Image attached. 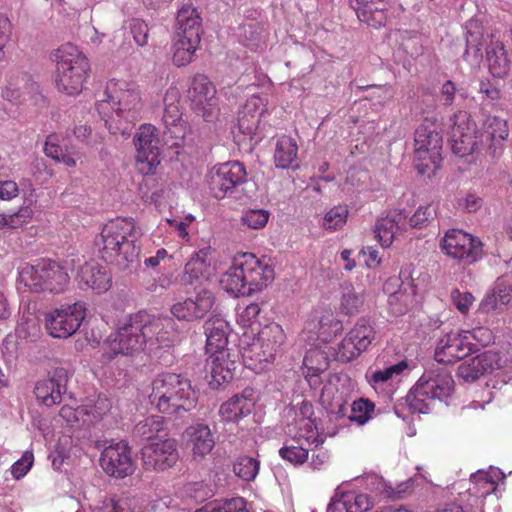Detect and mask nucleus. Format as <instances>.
Here are the masks:
<instances>
[{
    "label": "nucleus",
    "mask_w": 512,
    "mask_h": 512,
    "mask_svg": "<svg viewBox=\"0 0 512 512\" xmlns=\"http://www.w3.org/2000/svg\"><path fill=\"white\" fill-rule=\"evenodd\" d=\"M105 99L97 104L108 131L113 135H128L140 120L143 101L136 82L111 79L106 86Z\"/></svg>",
    "instance_id": "obj_1"
},
{
    "label": "nucleus",
    "mask_w": 512,
    "mask_h": 512,
    "mask_svg": "<svg viewBox=\"0 0 512 512\" xmlns=\"http://www.w3.org/2000/svg\"><path fill=\"white\" fill-rule=\"evenodd\" d=\"M151 404L162 414L178 416L197 406V392L191 381L176 373H161L151 383Z\"/></svg>",
    "instance_id": "obj_2"
},
{
    "label": "nucleus",
    "mask_w": 512,
    "mask_h": 512,
    "mask_svg": "<svg viewBox=\"0 0 512 512\" xmlns=\"http://www.w3.org/2000/svg\"><path fill=\"white\" fill-rule=\"evenodd\" d=\"M56 68L54 83L57 91L68 96L82 93L91 65L87 56L74 44L65 43L52 53Z\"/></svg>",
    "instance_id": "obj_3"
},
{
    "label": "nucleus",
    "mask_w": 512,
    "mask_h": 512,
    "mask_svg": "<svg viewBox=\"0 0 512 512\" xmlns=\"http://www.w3.org/2000/svg\"><path fill=\"white\" fill-rule=\"evenodd\" d=\"M136 239L135 226H102L95 242L102 260L119 269H131L140 253Z\"/></svg>",
    "instance_id": "obj_4"
},
{
    "label": "nucleus",
    "mask_w": 512,
    "mask_h": 512,
    "mask_svg": "<svg viewBox=\"0 0 512 512\" xmlns=\"http://www.w3.org/2000/svg\"><path fill=\"white\" fill-rule=\"evenodd\" d=\"M67 270L55 261L41 260L36 264L24 263L18 271V283L35 293L61 294L69 285Z\"/></svg>",
    "instance_id": "obj_5"
},
{
    "label": "nucleus",
    "mask_w": 512,
    "mask_h": 512,
    "mask_svg": "<svg viewBox=\"0 0 512 512\" xmlns=\"http://www.w3.org/2000/svg\"><path fill=\"white\" fill-rule=\"evenodd\" d=\"M146 344L143 318L132 315L106 338L102 357L106 361H112L118 355L132 356L140 352Z\"/></svg>",
    "instance_id": "obj_6"
},
{
    "label": "nucleus",
    "mask_w": 512,
    "mask_h": 512,
    "mask_svg": "<svg viewBox=\"0 0 512 512\" xmlns=\"http://www.w3.org/2000/svg\"><path fill=\"white\" fill-rule=\"evenodd\" d=\"M443 137L432 126L421 125L415 131L414 162L418 172L433 177L442 161Z\"/></svg>",
    "instance_id": "obj_7"
},
{
    "label": "nucleus",
    "mask_w": 512,
    "mask_h": 512,
    "mask_svg": "<svg viewBox=\"0 0 512 512\" xmlns=\"http://www.w3.org/2000/svg\"><path fill=\"white\" fill-rule=\"evenodd\" d=\"M209 194L215 199H224L247 181L243 163L232 160L212 166L205 177Z\"/></svg>",
    "instance_id": "obj_8"
},
{
    "label": "nucleus",
    "mask_w": 512,
    "mask_h": 512,
    "mask_svg": "<svg viewBox=\"0 0 512 512\" xmlns=\"http://www.w3.org/2000/svg\"><path fill=\"white\" fill-rule=\"evenodd\" d=\"M84 302L64 304L44 313V327L53 338H68L75 334L86 317Z\"/></svg>",
    "instance_id": "obj_9"
},
{
    "label": "nucleus",
    "mask_w": 512,
    "mask_h": 512,
    "mask_svg": "<svg viewBox=\"0 0 512 512\" xmlns=\"http://www.w3.org/2000/svg\"><path fill=\"white\" fill-rule=\"evenodd\" d=\"M216 93L213 82L206 75L198 73L190 79L187 95L190 109L207 123L216 121L220 114Z\"/></svg>",
    "instance_id": "obj_10"
},
{
    "label": "nucleus",
    "mask_w": 512,
    "mask_h": 512,
    "mask_svg": "<svg viewBox=\"0 0 512 512\" xmlns=\"http://www.w3.org/2000/svg\"><path fill=\"white\" fill-rule=\"evenodd\" d=\"M440 246L446 255L466 264L477 261L482 253L481 241L459 228L449 229L441 239Z\"/></svg>",
    "instance_id": "obj_11"
},
{
    "label": "nucleus",
    "mask_w": 512,
    "mask_h": 512,
    "mask_svg": "<svg viewBox=\"0 0 512 512\" xmlns=\"http://www.w3.org/2000/svg\"><path fill=\"white\" fill-rule=\"evenodd\" d=\"M159 135L151 124L141 125L135 137L136 167L142 174H150L160 164Z\"/></svg>",
    "instance_id": "obj_12"
},
{
    "label": "nucleus",
    "mask_w": 512,
    "mask_h": 512,
    "mask_svg": "<svg viewBox=\"0 0 512 512\" xmlns=\"http://www.w3.org/2000/svg\"><path fill=\"white\" fill-rule=\"evenodd\" d=\"M451 121L452 151L464 157L480 150L477 126L469 113L460 110L452 116Z\"/></svg>",
    "instance_id": "obj_13"
},
{
    "label": "nucleus",
    "mask_w": 512,
    "mask_h": 512,
    "mask_svg": "<svg viewBox=\"0 0 512 512\" xmlns=\"http://www.w3.org/2000/svg\"><path fill=\"white\" fill-rule=\"evenodd\" d=\"M244 270L246 284L250 295L262 291L273 283L275 270L271 259L263 256L258 257L251 252L238 253Z\"/></svg>",
    "instance_id": "obj_14"
},
{
    "label": "nucleus",
    "mask_w": 512,
    "mask_h": 512,
    "mask_svg": "<svg viewBox=\"0 0 512 512\" xmlns=\"http://www.w3.org/2000/svg\"><path fill=\"white\" fill-rule=\"evenodd\" d=\"M100 467L109 476L123 479L135 471L131 448L127 442L120 440L104 447L100 454Z\"/></svg>",
    "instance_id": "obj_15"
},
{
    "label": "nucleus",
    "mask_w": 512,
    "mask_h": 512,
    "mask_svg": "<svg viewBox=\"0 0 512 512\" xmlns=\"http://www.w3.org/2000/svg\"><path fill=\"white\" fill-rule=\"evenodd\" d=\"M141 455L144 468L150 471H166L179 461L177 442L172 438L149 442Z\"/></svg>",
    "instance_id": "obj_16"
},
{
    "label": "nucleus",
    "mask_w": 512,
    "mask_h": 512,
    "mask_svg": "<svg viewBox=\"0 0 512 512\" xmlns=\"http://www.w3.org/2000/svg\"><path fill=\"white\" fill-rule=\"evenodd\" d=\"M503 360L499 352L483 351L468 360H464L457 370V376L466 383H473L480 377L502 368Z\"/></svg>",
    "instance_id": "obj_17"
},
{
    "label": "nucleus",
    "mask_w": 512,
    "mask_h": 512,
    "mask_svg": "<svg viewBox=\"0 0 512 512\" xmlns=\"http://www.w3.org/2000/svg\"><path fill=\"white\" fill-rule=\"evenodd\" d=\"M454 389L455 381L452 374L446 369L427 370L417 382L418 393L433 400L449 398Z\"/></svg>",
    "instance_id": "obj_18"
},
{
    "label": "nucleus",
    "mask_w": 512,
    "mask_h": 512,
    "mask_svg": "<svg viewBox=\"0 0 512 512\" xmlns=\"http://www.w3.org/2000/svg\"><path fill=\"white\" fill-rule=\"evenodd\" d=\"M474 344L469 341L465 332H450L444 335L435 349V359L438 363H456L466 357L472 350Z\"/></svg>",
    "instance_id": "obj_19"
},
{
    "label": "nucleus",
    "mask_w": 512,
    "mask_h": 512,
    "mask_svg": "<svg viewBox=\"0 0 512 512\" xmlns=\"http://www.w3.org/2000/svg\"><path fill=\"white\" fill-rule=\"evenodd\" d=\"M508 136L507 122L497 116H488L483 123V131L479 133L480 150H485L491 157L500 156Z\"/></svg>",
    "instance_id": "obj_20"
},
{
    "label": "nucleus",
    "mask_w": 512,
    "mask_h": 512,
    "mask_svg": "<svg viewBox=\"0 0 512 512\" xmlns=\"http://www.w3.org/2000/svg\"><path fill=\"white\" fill-rule=\"evenodd\" d=\"M214 297L208 290H202L194 296L175 303L171 313L177 319L193 322L202 319L213 307Z\"/></svg>",
    "instance_id": "obj_21"
},
{
    "label": "nucleus",
    "mask_w": 512,
    "mask_h": 512,
    "mask_svg": "<svg viewBox=\"0 0 512 512\" xmlns=\"http://www.w3.org/2000/svg\"><path fill=\"white\" fill-rule=\"evenodd\" d=\"M291 437L286 441L283 447H280V457L293 466H302L308 460L309 451L323 443L320 436L311 441L306 439V435L301 432L293 431L288 433Z\"/></svg>",
    "instance_id": "obj_22"
},
{
    "label": "nucleus",
    "mask_w": 512,
    "mask_h": 512,
    "mask_svg": "<svg viewBox=\"0 0 512 512\" xmlns=\"http://www.w3.org/2000/svg\"><path fill=\"white\" fill-rule=\"evenodd\" d=\"M239 351L245 367L252 371H263L270 363H273L265 346L254 334L243 333L239 341Z\"/></svg>",
    "instance_id": "obj_23"
},
{
    "label": "nucleus",
    "mask_w": 512,
    "mask_h": 512,
    "mask_svg": "<svg viewBox=\"0 0 512 512\" xmlns=\"http://www.w3.org/2000/svg\"><path fill=\"white\" fill-rule=\"evenodd\" d=\"M144 336L150 346H171L178 341L176 323L169 317H153L143 320Z\"/></svg>",
    "instance_id": "obj_24"
},
{
    "label": "nucleus",
    "mask_w": 512,
    "mask_h": 512,
    "mask_svg": "<svg viewBox=\"0 0 512 512\" xmlns=\"http://www.w3.org/2000/svg\"><path fill=\"white\" fill-rule=\"evenodd\" d=\"M255 403L254 389L246 388L221 404L219 408L220 418L227 423H238L252 413Z\"/></svg>",
    "instance_id": "obj_25"
},
{
    "label": "nucleus",
    "mask_w": 512,
    "mask_h": 512,
    "mask_svg": "<svg viewBox=\"0 0 512 512\" xmlns=\"http://www.w3.org/2000/svg\"><path fill=\"white\" fill-rule=\"evenodd\" d=\"M206 354L205 370L210 374L211 382L220 386L231 381L237 366L229 350L206 351Z\"/></svg>",
    "instance_id": "obj_26"
},
{
    "label": "nucleus",
    "mask_w": 512,
    "mask_h": 512,
    "mask_svg": "<svg viewBox=\"0 0 512 512\" xmlns=\"http://www.w3.org/2000/svg\"><path fill=\"white\" fill-rule=\"evenodd\" d=\"M78 281L82 289H91L98 294L107 292L111 286V276L95 259L86 261L78 272Z\"/></svg>",
    "instance_id": "obj_27"
},
{
    "label": "nucleus",
    "mask_w": 512,
    "mask_h": 512,
    "mask_svg": "<svg viewBox=\"0 0 512 512\" xmlns=\"http://www.w3.org/2000/svg\"><path fill=\"white\" fill-rule=\"evenodd\" d=\"M66 379V370L58 368L49 378L37 381L33 390L37 401L47 407L59 404L62 400L61 382H66Z\"/></svg>",
    "instance_id": "obj_28"
},
{
    "label": "nucleus",
    "mask_w": 512,
    "mask_h": 512,
    "mask_svg": "<svg viewBox=\"0 0 512 512\" xmlns=\"http://www.w3.org/2000/svg\"><path fill=\"white\" fill-rule=\"evenodd\" d=\"M268 111L267 101L258 95L247 99L238 114V128L248 136H253L259 128L261 117Z\"/></svg>",
    "instance_id": "obj_29"
},
{
    "label": "nucleus",
    "mask_w": 512,
    "mask_h": 512,
    "mask_svg": "<svg viewBox=\"0 0 512 512\" xmlns=\"http://www.w3.org/2000/svg\"><path fill=\"white\" fill-rule=\"evenodd\" d=\"M304 377L311 389H318L323 383L322 374L329 368V360L325 351L310 349L303 358Z\"/></svg>",
    "instance_id": "obj_30"
},
{
    "label": "nucleus",
    "mask_w": 512,
    "mask_h": 512,
    "mask_svg": "<svg viewBox=\"0 0 512 512\" xmlns=\"http://www.w3.org/2000/svg\"><path fill=\"white\" fill-rule=\"evenodd\" d=\"M358 19L372 28L379 29L387 20L385 0H351Z\"/></svg>",
    "instance_id": "obj_31"
},
{
    "label": "nucleus",
    "mask_w": 512,
    "mask_h": 512,
    "mask_svg": "<svg viewBox=\"0 0 512 512\" xmlns=\"http://www.w3.org/2000/svg\"><path fill=\"white\" fill-rule=\"evenodd\" d=\"M202 19L199 11L191 5H185L177 16L175 36L200 42Z\"/></svg>",
    "instance_id": "obj_32"
},
{
    "label": "nucleus",
    "mask_w": 512,
    "mask_h": 512,
    "mask_svg": "<svg viewBox=\"0 0 512 512\" xmlns=\"http://www.w3.org/2000/svg\"><path fill=\"white\" fill-rule=\"evenodd\" d=\"M186 432L192 457L198 462L203 460L215 445L210 428L205 424H196L190 426Z\"/></svg>",
    "instance_id": "obj_33"
},
{
    "label": "nucleus",
    "mask_w": 512,
    "mask_h": 512,
    "mask_svg": "<svg viewBox=\"0 0 512 512\" xmlns=\"http://www.w3.org/2000/svg\"><path fill=\"white\" fill-rule=\"evenodd\" d=\"M313 405L303 400L294 411V419L288 424V433L293 431L301 432L306 435V439L311 441L320 436L315 423Z\"/></svg>",
    "instance_id": "obj_34"
},
{
    "label": "nucleus",
    "mask_w": 512,
    "mask_h": 512,
    "mask_svg": "<svg viewBox=\"0 0 512 512\" xmlns=\"http://www.w3.org/2000/svg\"><path fill=\"white\" fill-rule=\"evenodd\" d=\"M206 336L205 351L228 349L229 324L219 316L207 319L203 325Z\"/></svg>",
    "instance_id": "obj_35"
},
{
    "label": "nucleus",
    "mask_w": 512,
    "mask_h": 512,
    "mask_svg": "<svg viewBox=\"0 0 512 512\" xmlns=\"http://www.w3.org/2000/svg\"><path fill=\"white\" fill-rule=\"evenodd\" d=\"M242 263L239 254L235 255L231 266L220 278V286L229 294L234 296L250 295L248 285L246 284L244 270L241 269Z\"/></svg>",
    "instance_id": "obj_36"
},
{
    "label": "nucleus",
    "mask_w": 512,
    "mask_h": 512,
    "mask_svg": "<svg viewBox=\"0 0 512 512\" xmlns=\"http://www.w3.org/2000/svg\"><path fill=\"white\" fill-rule=\"evenodd\" d=\"M486 60L488 69L494 77L502 78L509 72L511 61L501 41L489 43L486 47Z\"/></svg>",
    "instance_id": "obj_37"
},
{
    "label": "nucleus",
    "mask_w": 512,
    "mask_h": 512,
    "mask_svg": "<svg viewBox=\"0 0 512 512\" xmlns=\"http://www.w3.org/2000/svg\"><path fill=\"white\" fill-rule=\"evenodd\" d=\"M512 302V286L504 280H497L490 294L481 301L480 309L489 313L496 310H503Z\"/></svg>",
    "instance_id": "obj_38"
},
{
    "label": "nucleus",
    "mask_w": 512,
    "mask_h": 512,
    "mask_svg": "<svg viewBox=\"0 0 512 512\" xmlns=\"http://www.w3.org/2000/svg\"><path fill=\"white\" fill-rule=\"evenodd\" d=\"M265 346L270 358L275 361L276 355L281 350V346L287 339V335L283 327L276 322H271L264 327L256 335Z\"/></svg>",
    "instance_id": "obj_39"
},
{
    "label": "nucleus",
    "mask_w": 512,
    "mask_h": 512,
    "mask_svg": "<svg viewBox=\"0 0 512 512\" xmlns=\"http://www.w3.org/2000/svg\"><path fill=\"white\" fill-rule=\"evenodd\" d=\"M334 381H338L337 377H332L323 386L320 395L321 404L331 413L338 416H344L347 410V400L342 392H340Z\"/></svg>",
    "instance_id": "obj_40"
},
{
    "label": "nucleus",
    "mask_w": 512,
    "mask_h": 512,
    "mask_svg": "<svg viewBox=\"0 0 512 512\" xmlns=\"http://www.w3.org/2000/svg\"><path fill=\"white\" fill-rule=\"evenodd\" d=\"M472 487L468 488L466 494L473 504H478L479 499L493 493L497 488V483L492 480L486 472H477L470 478Z\"/></svg>",
    "instance_id": "obj_41"
},
{
    "label": "nucleus",
    "mask_w": 512,
    "mask_h": 512,
    "mask_svg": "<svg viewBox=\"0 0 512 512\" xmlns=\"http://www.w3.org/2000/svg\"><path fill=\"white\" fill-rule=\"evenodd\" d=\"M298 146L296 141L287 135L280 137L275 148V164L278 168H289L297 159Z\"/></svg>",
    "instance_id": "obj_42"
},
{
    "label": "nucleus",
    "mask_w": 512,
    "mask_h": 512,
    "mask_svg": "<svg viewBox=\"0 0 512 512\" xmlns=\"http://www.w3.org/2000/svg\"><path fill=\"white\" fill-rule=\"evenodd\" d=\"M199 41L184 39L175 36L173 43V62L176 66L182 67L190 64L199 49Z\"/></svg>",
    "instance_id": "obj_43"
},
{
    "label": "nucleus",
    "mask_w": 512,
    "mask_h": 512,
    "mask_svg": "<svg viewBox=\"0 0 512 512\" xmlns=\"http://www.w3.org/2000/svg\"><path fill=\"white\" fill-rule=\"evenodd\" d=\"M364 295L355 291L354 286L345 282L341 286V302L340 310L345 315H355L359 313L361 307L364 305Z\"/></svg>",
    "instance_id": "obj_44"
},
{
    "label": "nucleus",
    "mask_w": 512,
    "mask_h": 512,
    "mask_svg": "<svg viewBox=\"0 0 512 512\" xmlns=\"http://www.w3.org/2000/svg\"><path fill=\"white\" fill-rule=\"evenodd\" d=\"M164 125L179 123L184 120L180 107V94L177 88H169L164 97Z\"/></svg>",
    "instance_id": "obj_45"
},
{
    "label": "nucleus",
    "mask_w": 512,
    "mask_h": 512,
    "mask_svg": "<svg viewBox=\"0 0 512 512\" xmlns=\"http://www.w3.org/2000/svg\"><path fill=\"white\" fill-rule=\"evenodd\" d=\"M25 76L18 72L12 71L6 76L5 87L2 90V97L10 103L19 104L23 96V85Z\"/></svg>",
    "instance_id": "obj_46"
},
{
    "label": "nucleus",
    "mask_w": 512,
    "mask_h": 512,
    "mask_svg": "<svg viewBox=\"0 0 512 512\" xmlns=\"http://www.w3.org/2000/svg\"><path fill=\"white\" fill-rule=\"evenodd\" d=\"M347 335H349L352 340H354V342L363 351H365L375 338V331L373 330V326L370 325L366 319L362 318L355 324Z\"/></svg>",
    "instance_id": "obj_47"
},
{
    "label": "nucleus",
    "mask_w": 512,
    "mask_h": 512,
    "mask_svg": "<svg viewBox=\"0 0 512 512\" xmlns=\"http://www.w3.org/2000/svg\"><path fill=\"white\" fill-rule=\"evenodd\" d=\"M260 462L251 456H240L233 465L235 475L244 481H253L259 473Z\"/></svg>",
    "instance_id": "obj_48"
},
{
    "label": "nucleus",
    "mask_w": 512,
    "mask_h": 512,
    "mask_svg": "<svg viewBox=\"0 0 512 512\" xmlns=\"http://www.w3.org/2000/svg\"><path fill=\"white\" fill-rule=\"evenodd\" d=\"M197 512H249L242 497L208 503Z\"/></svg>",
    "instance_id": "obj_49"
},
{
    "label": "nucleus",
    "mask_w": 512,
    "mask_h": 512,
    "mask_svg": "<svg viewBox=\"0 0 512 512\" xmlns=\"http://www.w3.org/2000/svg\"><path fill=\"white\" fill-rule=\"evenodd\" d=\"M164 429L162 416H150L136 424L134 432L141 438L153 440Z\"/></svg>",
    "instance_id": "obj_50"
},
{
    "label": "nucleus",
    "mask_w": 512,
    "mask_h": 512,
    "mask_svg": "<svg viewBox=\"0 0 512 512\" xmlns=\"http://www.w3.org/2000/svg\"><path fill=\"white\" fill-rule=\"evenodd\" d=\"M407 367L408 364L406 360H401L397 364H392L383 370H376L370 375H367L368 382L372 386L385 383L393 377L402 374L407 369Z\"/></svg>",
    "instance_id": "obj_51"
},
{
    "label": "nucleus",
    "mask_w": 512,
    "mask_h": 512,
    "mask_svg": "<svg viewBox=\"0 0 512 512\" xmlns=\"http://www.w3.org/2000/svg\"><path fill=\"white\" fill-rule=\"evenodd\" d=\"M59 415L70 427L82 428L89 426V423L86 420L87 415L84 405L76 408L69 405H63L59 411Z\"/></svg>",
    "instance_id": "obj_52"
},
{
    "label": "nucleus",
    "mask_w": 512,
    "mask_h": 512,
    "mask_svg": "<svg viewBox=\"0 0 512 512\" xmlns=\"http://www.w3.org/2000/svg\"><path fill=\"white\" fill-rule=\"evenodd\" d=\"M89 425L103 419L111 409V401L107 396L100 395L93 404L84 405Z\"/></svg>",
    "instance_id": "obj_53"
},
{
    "label": "nucleus",
    "mask_w": 512,
    "mask_h": 512,
    "mask_svg": "<svg viewBox=\"0 0 512 512\" xmlns=\"http://www.w3.org/2000/svg\"><path fill=\"white\" fill-rule=\"evenodd\" d=\"M375 410V404L368 399H359L354 401L351 407L349 419L363 425L371 418V413Z\"/></svg>",
    "instance_id": "obj_54"
},
{
    "label": "nucleus",
    "mask_w": 512,
    "mask_h": 512,
    "mask_svg": "<svg viewBox=\"0 0 512 512\" xmlns=\"http://www.w3.org/2000/svg\"><path fill=\"white\" fill-rule=\"evenodd\" d=\"M363 350L352 340L349 335H346L339 343L336 356L337 360L342 363H349L358 357Z\"/></svg>",
    "instance_id": "obj_55"
},
{
    "label": "nucleus",
    "mask_w": 512,
    "mask_h": 512,
    "mask_svg": "<svg viewBox=\"0 0 512 512\" xmlns=\"http://www.w3.org/2000/svg\"><path fill=\"white\" fill-rule=\"evenodd\" d=\"M166 127V135L172 139V145L176 147L183 146L185 139L190 131V126L187 121L182 120L179 123L168 124Z\"/></svg>",
    "instance_id": "obj_56"
},
{
    "label": "nucleus",
    "mask_w": 512,
    "mask_h": 512,
    "mask_svg": "<svg viewBox=\"0 0 512 512\" xmlns=\"http://www.w3.org/2000/svg\"><path fill=\"white\" fill-rule=\"evenodd\" d=\"M407 405L409 410L412 413H428L430 410L429 398L426 395H420L417 390V384L415 387L408 393L407 397Z\"/></svg>",
    "instance_id": "obj_57"
},
{
    "label": "nucleus",
    "mask_w": 512,
    "mask_h": 512,
    "mask_svg": "<svg viewBox=\"0 0 512 512\" xmlns=\"http://www.w3.org/2000/svg\"><path fill=\"white\" fill-rule=\"evenodd\" d=\"M350 512H366L373 507V500L368 494L346 492Z\"/></svg>",
    "instance_id": "obj_58"
},
{
    "label": "nucleus",
    "mask_w": 512,
    "mask_h": 512,
    "mask_svg": "<svg viewBox=\"0 0 512 512\" xmlns=\"http://www.w3.org/2000/svg\"><path fill=\"white\" fill-rule=\"evenodd\" d=\"M204 269V260L199 255L192 257L185 265L184 281L191 284L194 280H198Z\"/></svg>",
    "instance_id": "obj_59"
},
{
    "label": "nucleus",
    "mask_w": 512,
    "mask_h": 512,
    "mask_svg": "<svg viewBox=\"0 0 512 512\" xmlns=\"http://www.w3.org/2000/svg\"><path fill=\"white\" fill-rule=\"evenodd\" d=\"M34 462V456L32 452L26 450L23 452L22 457L14 463L12 469H10V473L16 480H20L23 478L32 468Z\"/></svg>",
    "instance_id": "obj_60"
},
{
    "label": "nucleus",
    "mask_w": 512,
    "mask_h": 512,
    "mask_svg": "<svg viewBox=\"0 0 512 512\" xmlns=\"http://www.w3.org/2000/svg\"><path fill=\"white\" fill-rule=\"evenodd\" d=\"M130 32L138 46L143 47L148 44L149 28L144 21L140 19L131 20Z\"/></svg>",
    "instance_id": "obj_61"
},
{
    "label": "nucleus",
    "mask_w": 512,
    "mask_h": 512,
    "mask_svg": "<svg viewBox=\"0 0 512 512\" xmlns=\"http://www.w3.org/2000/svg\"><path fill=\"white\" fill-rule=\"evenodd\" d=\"M261 313L258 303H250L238 314V323L243 327H252Z\"/></svg>",
    "instance_id": "obj_62"
},
{
    "label": "nucleus",
    "mask_w": 512,
    "mask_h": 512,
    "mask_svg": "<svg viewBox=\"0 0 512 512\" xmlns=\"http://www.w3.org/2000/svg\"><path fill=\"white\" fill-rule=\"evenodd\" d=\"M451 299L457 310L466 315L472 304L474 303V297L469 292H460L459 289H455L451 293Z\"/></svg>",
    "instance_id": "obj_63"
},
{
    "label": "nucleus",
    "mask_w": 512,
    "mask_h": 512,
    "mask_svg": "<svg viewBox=\"0 0 512 512\" xmlns=\"http://www.w3.org/2000/svg\"><path fill=\"white\" fill-rule=\"evenodd\" d=\"M43 151L46 156L58 162V160L63 154V150L58 143V137L56 134H50L47 136L46 141L44 143Z\"/></svg>",
    "instance_id": "obj_64"
}]
</instances>
